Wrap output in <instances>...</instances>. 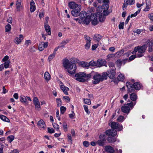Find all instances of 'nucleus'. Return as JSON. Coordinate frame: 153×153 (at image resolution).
Segmentation results:
<instances>
[{"label": "nucleus", "instance_id": "1", "mask_svg": "<svg viewBox=\"0 0 153 153\" xmlns=\"http://www.w3.org/2000/svg\"><path fill=\"white\" fill-rule=\"evenodd\" d=\"M68 6L71 9H73L71 11L72 15L75 17L78 16L79 15V13L81 9V5L72 1L69 3Z\"/></svg>", "mask_w": 153, "mask_h": 153}, {"label": "nucleus", "instance_id": "2", "mask_svg": "<svg viewBox=\"0 0 153 153\" xmlns=\"http://www.w3.org/2000/svg\"><path fill=\"white\" fill-rule=\"evenodd\" d=\"M107 75V74L105 72L103 73L101 75L94 72L93 75L94 80L92 81V83L96 84L99 83L100 82L102 81L104 79H106Z\"/></svg>", "mask_w": 153, "mask_h": 153}, {"label": "nucleus", "instance_id": "3", "mask_svg": "<svg viewBox=\"0 0 153 153\" xmlns=\"http://www.w3.org/2000/svg\"><path fill=\"white\" fill-rule=\"evenodd\" d=\"M148 47L147 44L144 45L142 46H138L134 48V50L132 52L133 54L138 52L137 57L138 58L142 57L143 56V53L145 52Z\"/></svg>", "mask_w": 153, "mask_h": 153}, {"label": "nucleus", "instance_id": "4", "mask_svg": "<svg viewBox=\"0 0 153 153\" xmlns=\"http://www.w3.org/2000/svg\"><path fill=\"white\" fill-rule=\"evenodd\" d=\"M126 85L128 88V91L130 93L133 92L135 90H140L142 86V85L138 82H134L133 84H131L130 82H127Z\"/></svg>", "mask_w": 153, "mask_h": 153}, {"label": "nucleus", "instance_id": "5", "mask_svg": "<svg viewBox=\"0 0 153 153\" xmlns=\"http://www.w3.org/2000/svg\"><path fill=\"white\" fill-rule=\"evenodd\" d=\"M85 74L84 72H79L75 74L74 79L76 80L81 82H85L84 78Z\"/></svg>", "mask_w": 153, "mask_h": 153}, {"label": "nucleus", "instance_id": "6", "mask_svg": "<svg viewBox=\"0 0 153 153\" xmlns=\"http://www.w3.org/2000/svg\"><path fill=\"white\" fill-rule=\"evenodd\" d=\"M66 69H67L68 72L71 74H75L76 69V65L75 63H73L69 65L68 68Z\"/></svg>", "mask_w": 153, "mask_h": 153}, {"label": "nucleus", "instance_id": "7", "mask_svg": "<svg viewBox=\"0 0 153 153\" xmlns=\"http://www.w3.org/2000/svg\"><path fill=\"white\" fill-rule=\"evenodd\" d=\"M100 140L97 142V144L99 146H103L106 141V136L104 134H100L99 136Z\"/></svg>", "mask_w": 153, "mask_h": 153}, {"label": "nucleus", "instance_id": "8", "mask_svg": "<svg viewBox=\"0 0 153 153\" xmlns=\"http://www.w3.org/2000/svg\"><path fill=\"white\" fill-rule=\"evenodd\" d=\"M110 125L112 129H116L119 131H121L123 129V126L121 125H119L118 123L116 122H111Z\"/></svg>", "mask_w": 153, "mask_h": 153}, {"label": "nucleus", "instance_id": "9", "mask_svg": "<svg viewBox=\"0 0 153 153\" xmlns=\"http://www.w3.org/2000/svg\"><path fill=\"white\" fill-rule=\"evenodd\" d=\"M115 68H111L107 71L106 73L107 74V77L108 76L111 79H113L115 77L116 74Z\"/></svg>", "mask_w": 153, "mask_h": 153}, {"label": "nucleus", "instance_id": "10", "mask_svg": "<svg viewBox=\"0 0 153 153\" xmlns=\"http://www.w3.org/2000/svg\"><path fill=\"white\" fill-rule=\"evenodd\" d=\"M105 133L108 136L114 137L117 134V131L115 130L112 129L107 130Z\"/></svg>", "mask_w": 153, "mask_h": 153}, {"label": "nucleus", "instance_id": "11", "mask_svg": "<svg viewBox=\"0 0 153 153\" xmlns=\"http://www.w3.org/2000/svg\"><path fill=\"white\" fill-rule=\"evenodd\" d=\"M97 66L99 67H101L102 66H105L106 63V61L104 59H99L97 60Z\"/></svg>", "mask_w": 153, "mask_h": 153}, {"label": "nucleus", "instance_id": "12", "mask_svg": "<svg viewBox=\"0 0 153 153\" xmlns=\"http://www.w3.org/2000/svg\"><path fill=\"white\" fill-rule=\"evenodd\" d=\"M33 102L37 110H39V109L40 108V105L38 98L36 97H34L33 98Z\"/></svg>", "mask_w": 153, "mask_h": 153}, {"label": "nucleus", "instance_id": "13", "mask_svg": "<svg viewBox=\"0 0 153 153\" xmlns=\"http://www.w3.org/2000/svg\"><path fill=\"white\" fill-rule=\"evenodd\" d=\"M44 27L46 32L48 33V34L49 35H51V28L48 24L47 22H45L44 23Z\"/></svg>", "mask_w": 153, "mask_h": 153}, {"label": "nucleus", "instance_id": "14", "mask_svg": "<svg viewBox=\"0 0 153 153\" xmlns=\"http://www.w3.org/2000/svg\"><path fill=\"white\" fill-rule=\"evenodd\" d=\"M121 109L122 112L124 113H126L128 114L129 113L130 110L129 107L127 105H124L123 106H122L121 108Z\"/></svg>", "mask_w": 153, "mask_h": 153}, {"label": "nucleus", "instance_id": "15", "mask_svg": "<svg viewBox=\"0 0 153 153\" xmlns=\"http://www.w3.org/2000/svg\"><path fill=\"white\" fill-rule=\"evenodd\" d=\"M104 149L105 151L108 153H115L113 148L110 146H105Z\"/></svg>", "mask_w": 153, "mask_h": 153}, {"label": "nucleus", "instance_id": "16", "mask_svg": "<svg viewBox=\"0 0 153 153\" xmlns=\"http://www.w3.org/2000/svg\"><path fill=\"white\" fill-rule=\"evenodd\" d=\"M30 10L31 13L34 12L36 10V7L35 3L33 0L31 1L30 3Z\"/></svg>", "mask_w": 153, "mask_h": 153}, {"label": "nucleus", "instance_id": "17", "mask_svg": "<svg viewBox=\"0 0 153 153\" xmlns=\"http://www.w3.org/2000/svg\"><path fill=\"white\" fill-rule=\"evenodd\" d=\"M60 88L64 94L66 95L68 94V91L69 90V88L68 87H65L64 86V85H60Z\"/></svg>", "mask_w": 153, "mask_h": 153}, {"label": "nucleus", "instance_id": "18", "mask_svg": "<svg viewBox=\"0 0 153 153\" xmlns=\"http://www.w3.org/2000/svg\"><path fill=\"white\" fill-rule=\"evenodd\" d=\"M21 0H16V8L18 11H20L21 6Z\"/></svg>", "mask_w": 153, "mask_h": 153}, {"label": "nucleus", "instance_id": "19", "mask_svg": "<svg viewBox=\"0 0 153 153\" xmlns=\"http://www.w3.org/2000/svg\"><path fill=\"white\" fill-rule=\"evenodd\" d=\"M94 73V71H92L90 73L86 74L85 73H84V74H85V76H84V78L85 79V82L89 79L91 77V76L93 75V74Z\"/></svg>", "mask_w": 153, "mask_h": 153}, {"label": "nucleus", "instance_id": "20", "mask_svg": "<svg viewBox=\"0 0 153 153\" xmlns=\"http://www.w3.org/2000/svg\"><path fill=\"white\" fill-rule=\"evenodd\" d=\"M63 64L64 67L66 69L68 68V66L71 63H70L68 59H65L63 60Z\"/></svg>", "mask_w": 153, "mask_h": 153}, {"label": "nucleus", "instance_id": "21", "mask_svg": "<svg viewBox=\"0 0 153 153\" xmlns=\"http://www.w3.org/2000/svg\"><path fill=\"white\" fill-rule=\"evenodd\" d=\"M80 19L83 20L86 16H87L86 12L85 11H82L80 13H79V15Z\"/></svg>", "mask_w": 153, "mask_h": 153}, {"label": "nucleus", "instance_id": "22", "mask_svg": "<svg viewBox=\"0 0 153 153\" xmlns=\"http://www.w3.org/2000/svg\"><path fill=\"white\" fill-rule=\"evenodd\" d=\"M38 125L39 127L45 128V124L44 121L42 119L38 121Z\"/></svg>", "mask_w": 153, "mask_h": 153}, {"label": "nucleus", "instance_id": "23", "mask_svg": "<svg viewBox=\"0 0 153 153\" xmlns=\"http://www.w3.org/2000/svg\"><path fill=\"white\" fill-rule=\"evenodd\" d=\"M146 7L144 9V11H147L149 10L150 8V6L151 5V2L150 0H146Z\"/></svg>", "mask_w": 153, "mask_h": 153}, {"label": "nucleus", "instance_id": "24", "mask_svg": "<svg viewBox=\"0 0 153 153\" xmlns=\"http://www.w3.org/2000/svg\"><path fill=\"white\" fill-rule=\"evenodd\" d=\"M130 97L132 101H135L137 98V97L135 93H133L130 94Z\"/></svg>", "mask_w": 153, "mask_h": 153}, {"label": "nucleus", "instance_id": "25", "mask_svg": "<svg viewBox=\"0 0 153 153\" xmlns=\"http://www.w3.org/2000/svg\"><path fill=\"white\" fill-rule=\"evenodd\" d=\"M90 20V18L89 16H86L83 20V22L85 24L88 25Z\"/></svg>", "mask_w": 153, "mask_h": 153}, {"label": "nucleus", "instance_id": "26", "mask_svg": "<svg viewBox=\"0 0 153 153\" xmlns=\"http://www.w3.org/2000/svg\"><path fill=\"white\" fill-rule=\"evenodd\" d=\"M0 118L1 120H2L3 121L7 122H10L9 119L8 118H7L6 116L4 115H0Z\"/></svg>", "mask_w": 153, "mask_h": 153}, {"label": "nucleus", "instance_id": "27", "mask_svg": "<svg viewBox=\"0 0 153 153\" xmlns=\"http://www.w3.org/2000/svg\"><path fill=\"white\" fill-rule=\"evenodd\" d=\"M44 77L46 80H49L50 79L51 76L48 72H46L45 73Z\"/></svg>", "mask_w": 153, "mask_h": 153}, {"label": "nucleus", "instance_id": "28", "mask_svg": "<svg viewBox=\"0 0 153 153\" xmlns=\"http://www.w3.org/2000/svg\"><path fill=\"white\" fill-rule=\"evenodd\" d=\"M102 38V36L99 34H96L94 35V40L99 41Z\"/></svg>", "mask_w": 153, "mask_h": 153}, {"label": "nucleus", "instance_id": "29", "mask_svg": "<svg viewBox=\"0 0 153 153\" xmlns=\"http://www.w3.org/2000/svg\"><path fill=\"white\" fill-rule=\"evenodd\" d=\"M20 100L22 102L26 103L27 99L25 96L22 95L20 96Z\"/></svg>", "mask_w": 153, "mask_h": 153}, {"label": "nucleus", "instance_id": "30", "mask_svg": "<svg viewBox=\"0 0 153 153\" xmlns=\"http://www.w3.org/2000/svg\"><path fill=\"white\" fill-rule=\"evenodd\" d=\"M125 78L124 75L121 74H119L117 77L118 79L119 80L121 81H123L124 80Z\"/></svg>", "mask_w": 153, "mask_h": 153}, {"label": "nucleus", "instance_id": "31", "mask_svg": "<svg viewBox=\"0 0 153 153\" xmlns=\"http://www.w3.org/2000/svg\"><path fill=\"white\" fill-rule=\"evenodd\" d=\"M153 49V43L152 42H149L148 51L151 52L152 51Z\"/></svg>", "mask_w": 153, "mask_h": 153}, {"label": "nucleus", "instance_id": "32", "mask_svg": "<svg viewBox=\"0 0 153 153\" xmlns=\"http://www.w3.org/2000/svg\"><path fill=\"white\" fill-rule=\"evenodd\" d=\"M97 61H90L89 62V66H97Z\"/></svg>", "mask_w": 153, "mask_h": 153}, {"label": "nucleus", "instance_id": "33", "mask_svg": "<svg viewBox=\"0 0 153 153\" xmlns=\"http://www.w3.org/2000/svg\"><path fill=\"white\" fill-rule=\"evenodd\" d=\"M11 27L9 24H7L5 27V31L6 32H9L11 30Z\"/></svg>", "mask_w": 153, "mask_h": 153}, {"label": "nucleus", "instance_id": "34", "mask_svg": "<svg viewBox=\"0 0 153 153\" xmlns=\"http://www.w3.org/2000/svg\"><path fill=\"white\" fill-rule=\"evenodd\" d=\"M109 143H113L115 142L116 141V139L114 137H108L107 139Z\"/></svg>", "mask_w": 153, "mask_h": 153}, {"label": "nucleus", "instance_id": "35", "mask_svg": "<svg viewBox=\"0 0 153 153\" xmlns=\"http://www.w3.org/2000/svg\"><path fill=\"white\" fill-rule=\"evenodd\" d=\"M14 137L13 135H10L7 138L8 141L10 143L14 140Z\"/></svg>", "mask_w": 153, "mask_h": 153}, {"label": "nucleus", "instance_id": "36", "mask_svg": "<svg viewBox=\"0 0 153 153\" xmlns=\"http://www.w3.org/2000/svg\"><path fill=\"white\" fill-rule=\"evenodd\" d=\"M124 51L123 50H121L117 52L116 54H117V56L118 57H120L124 53Z\"/></svg>", "mask_w": 153, "mask_h": 153}, {"label": "nucleus", "instance_id": "37", "mask_svg": "<svg viewBox=\"0 0 153 153\" xmlns=\"http://www.w3.org/2000/svg\"><path fill=\"white\" fill-rule=\"evenodd\" d=\"M80 64L83 67H88L89 66V63L87 62H82Z\"/></svg>", "mask_w": 153, "mask_h": 153}, {"label": "nucleus", "instance_id": "38", "mask_svg": "<svg viewBox=\"0 0 153 153\" xmlns=\"http://www.w3.org/2000/svg\"><path fill=\"white\" fill-rule=\"evenodd\" d=\"M114 56V54H109L107 56L106 60L108 61H109L111 58H113Z\"/></svg>", "mask_w": 153, "mask_h": 153}, {"label": "nucleus", "instance_id": "39", "mask_svg": "<svg viewBox=\"0 0 153 153\" xmlns=\"http://www.w3.org/2000/svg\"><path fill=\"white\" fill-rule=\"evenodd\" d=\"M136 104V102H131L130 103H127L126 105H128L129 107H130L131 108V109H132Z\"/></svg>", "mask_w": 153, "mask_h": 153}, {"label": "nucleus", "instance_id": "40", "mask_svg": "<svg viewBox=\"0 0 153 153\" xmlns=\"http://www.w3.org/2000/svg\"><path fill=\"white\" fill-rule=\"evenodd\" d=\"M108 3H105V4H104L102 6V9H104L103 10L107 11L109 8V5L108 4Z\"/></svg>", "mask_w": 153, "mask_h": 153}, {"label": "nucleus", "instance_id": "41", "mask_svg": "<svg viewBox=\"0 0 153 153\" xmlns=\"http://www.w3.org/2000/svg\"><path fill=\"white\" fill-rule=\"evenodd\" d=\"M84 38L86 41V42H91V39L87 35L84 36Z\"/></svg>", "mask_w": 153, "mask_h": 153}, {"label": "nucleus", "instance_id": "42", "mask_svg": "<svg viewBox=\"0 0 153 153\" xmlns=\"http://www.w3.org/2000/svg\"><path fill=\"white\" fill-rule=\"evenodd\" d=\"M9 64H10V61H6L5 62H4V64H3V65H4L3 66L5 68H9Z\"/></svg>", "mask_w": 153, "mask_h": 153}, {"label": "nucleus", "instance_id": "43", "mask_svg": "<svg viewBox=\"0 0 153 153\" xmlns=\"http://www.w3.org/2000/svg\"><path fill=\"white\" fill-rule=\"evenodd\" d=\"M66 108L64 106H62L60 107L61 114H63L66 111Z\"/></svg>", "mask_w": 153, "mask_h": 153}, {"label": "nucleus", "instance_id": "44", "mask_svg": "<svg viewBox=\"0 0 153 153\" xmlns=\"http://www.w3.org/2000/svg\"><path fill=\"white\" fill-rule=\"evenodd\" d=\"M70 39H67L65 40H64L61 42V44L63 45L61 47H64V46L66 44L69 42L70 41Z\"/></svg>", "mask_w": 153, "mask_h": 153}, {"label": "nucleus", "instance_id": "45", "mask_svg": "<svg viewBox=\"0 0 153 153\" xmlns=\"http://www.w3.org/2000/svg\"><path fill=\"white\" fill-rule=\"evenodd\" d=\"M83 107L85 111L86 112L87 114H89L90 113V111L88 110V106L87 105H84Z\"/></svg>", "mask_w": 153, "mask_h": 153}, {"label": "nucleus", "instance_id": "46", "mask_svg": "<svg viewBox=\"0 0 153 153\" xmlns=\"http://www.w3.org/2000/svg\"><path fill=\"white\" fill-rule=\"evenodd\" d=\"M124 120V117L122 116H120L117 119V121L119 122H123Z\"/></svg>", "mask_w": 153, "mask_h": 153}, {"label": "nucleus", "instance_id": "47", "mask_svg": "<svg viewBox=\"0 0 153 153\" xmlns=\"http://www.w3.org/2000/svg\"><path fill=\"white\" fill-rule=\"evenodd\" d=\"M44 48H45L43 44V43L41 42L39 45V51H42L44 49Z\"/></svg>", "mask_w": 153, "mask_h": 153}, {"label": "nucleus", "instance_id": "48", "mask_svg": "<svg viewBox=\"0 0 153 153\" xmlns=\"http://www.w3.org/2000/svg\"><path fill=\"white\" fill-rule=\"evenodd\" d=\"M84 102L85 103L88 104V105H90L91 104V100L89 99H84Z\"/></svg>", "mask_w": 153, "mask_h": 153}, {"label": "nucleus", "instance_id": "49", "mask_svg": "<svg viewBox=\"0 0 153 153\" xmlns=\"http://www.w3.org/2000/svg\"><path fill=\"white\" fill-rule=\"evenodd\" d=\"M55 55L54 53H53L49 56L48 59L49 61H51L55 57Z\"/></svg>", "mask_w": 153, "mask_h": 153}, {"label": "nucleus", "instance_id": "50", "mask_svg": "<svg viewBox=\"0 0 153 153\" xmlns=\"http://www.w3.org/2000/svg\"><path fill=\"white\" fill-rule=\"evenodd\" d=\"M57 106L58 107L62 105L61 100L60 98L56 99V100Z\"/></svg>", "mask_w": 153, "mask_h": 153}, {"label": "nucleus", "instance_id": "51", "mask_svg": "<svg viewBox=\"0 0 153 153\" xmlns=\"http://www.w3.org/2000/svg\"><path fill=\"white\" fill-rule=\"evenodd\" d=\"M14 42L16 44H19L21 42V41L19 38L16 37L14 39Z\"/></svg>", "mask_w": 153, "mask_h": 153}, {"label": "nucleus", "instance_id": "52", "mask_svg": "<svg viewBox=\"0 0 153 153\" xmlns=\"http://www.w3.org/2000/svg\"><path fill=\"white\" fill-rule=\"evenodd\" d=\"M91 42H86L85 45V48L87 50L91 46Z\"/></svg>", "mask_w": 153, "mask_h": 153}, {"label": "nucleus", "instance_id": "53", "mask_svg": "<svg viewBox=\"0 0 153 153\" xmlns=\"http://www.w3.org/2000/svg\"><path fill=\"white\" fill-rule=\"evenodd\" d=\"M67 137L68 141L72 143V140L71 135L70 134H68L67 135Z\"/></svg>", "mask_w": 153, "mask_h": 153}, {"label": "nucleus", "instance_id": "54", "mask_svg": "<svg viewBox=\"0 0 153 153\" xmlns=\"http://www.w3.org/2000/svg\"><path fill=\"white\" fill-rule=\"evenodd\" d=\"M124 22H120L119 25V28L120 29H123L124 28Z\"/></svg>", "mask_w": 153, "mask_h": 153}, {"label": "nucleus", "instance_id": "55", "mask_svg": "<svg viewBox=\"0 0 153 153\" xmlns=\"http://www.w3.org/2000/svg\"><path fill=\"white\" fill-rule=\"evenodd\" d=\"M128 4L129 5H132L134 4L135 2L134 0H126Z\"/></svg>", "mask_w": 153, "mask_h": 153}, {"label": "nucleus", "instance_id": "56", "mask_svg": "<svg viewBox=\"0 0 153 153\" xmlns=\"http://www.w3.org/2000/svg\"><path fill=\"white\" fill-rule=\"evenodd\" d=\"M72 113L71 114H69V117L71 119H73L74 118L75 116V114L74 113V111H72Z\"/></svg>", "mask_w": 153, "mask_h": 153}, {"label": "nucleus", "instance_id": "57", "mask_svg": "<svg viewBox=\"0 0 153 153\" xmlns=\"http://www.w3.org/2000/svg\"><path fill=\"white\" fill-rule=\"evenodd\" d=\"M42 13H40L39 15L40 19H41L43 17L44 15L45 12L44 9H42Z\"/></svg>", "mask_w": 153, "mask_h": 153}, {"label": "nucleus", "instance_id": "58", "mask_svg": "<svg viewBox=\"0 0 153 153\" xmlns=\"http://www.w3.org/2000/svg\"><path fill=\"white\" fill-rule=\"evenodd\" d=\"M137 57V54L136 53L135 55H133L131 56L129 58V60L130 61H131L134 60Z\"/></svg>", "mask_w": 153, "mask_h": 153}, {"label": "nucleus", "instance_id": "59", "mask_svg": "<svg viewBox=\"0 0 153 153\" xmlns=\"http://www.w3.org/2000/svg\"><path fill=\"white\" fill-rule=\"evenodd\" d=\"M52 125L54 128L56 129H59V126L57 124H56L55 123H53L52 124Z\"/></svg>", "mask_w": 153, "mask_h": 153}, {"label": "nucleus", "instance_id": "60", "mask_svg": "<svg viewBox=\"0 0 153 153\" xmlns=\"http://www.w3.org/2000/svg\"><path fill=\"white\" fill-rule=\"evenodd\" d=\"M83 144L84 146L88 147L89 145V143L88 141H84L83 142Z\"/></svg>", "mask_w": 153, "mask_h": 153}, {"label": "nucleus", "instance_id": "61", "mask_svg": "<svg viewBox=\"0 0 153 153\" xmlns=\"http://www.w3.org/2000/svg\"><path fill=\"white\" fill-rule=\"evenodd\" d=\"M100 3L103 2L104 3H108L109 2V0H97Z\"/></svg>", "mask_w": 153, "mask_h": 153}, {"label": "nucleus", "instance_id": "62", "mask_svg": "<svg viewBox=\"0 0 153 153\" xmlns=\"http://www.w3.org/2000/svg\"><path fill=\"white\" fill-rule=\"evenodd\" d=\"M9 57L8 56L6 55L5 56L4 58L2 59V61L3 62H5L8 61V60L9 59Z\"/></svg>", "mask_w": 153, "mask_h": 153}, {"label": "nucleus", "instance_id": "63", "mask_svg": "<svg viewBox=\"0 0 153 153\" xmlns=\"http://www.w3.org/2000/svg\"><path fill=\"white\" fill-rule=\"evenodd\" d=\"M48 132L51 134L55 132V131L53 128H48Z\"/></svg>", "mask_w": 153, "mask_h": 153}, {"label": "nucleus", "instance_id": "64", "mask_svg": "<svg viewBox=\"0 0 153 153\" xmlns=\"http://www.w3.org/2000/svg\"><path fill=\"white\" fill-rule=\"evenodd\" d=\"M148 17L152 21H153V13H151L148 14Z\"/></svg>", "mask_w": 153, "mask_h": 153}]
</instances>
